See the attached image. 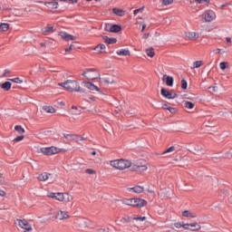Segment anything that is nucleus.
Wrapping results in <instances>:
<instances>
[{
  "instance_id": "nucleus-36",
  "label": "nucleus",
  "mask_w": 232,
  "mask_h": 232,
  "mask_svg": "<svg viewBox=\"0 0 232 232\" xmlns=\"http://www.w3.org/2000/svg\"><path fill=\"white\" fill-rule=\"evenodd\" d=\"M220 70H226V68H229V63L227 62H221L219 63Z\"/></svg>"
},
{
  "instance_id": "nucleus-50",
  "label": "nucleus",
  "mask_w": 232,
  "mask_h": 232,
  "mask_svg": "<svg viewBox=\"0 0 232 232\" xmlns=\"http://www.w3.org/2000/svg\"><path fill=\"white\" fill-rule=\"evenodd\" d=\"M169 111L170 113H177L178 110H177V108L169 107Z\"/></svg>"
},
{
  "instance_id": "nucleus-15",
  "label": "nucleus",
  "mask_w": 232,
  "mask_h": 232,
  "mask_svg": "<svg viewBox=\"0 0 232 232\" xmlns=\"http://www.w3.org/2000/svg\"><path fill=\"white\" fill-rule=\"evenodd\" d=\"M50 179H53V174L43 172L38 176V180H40V182H46V180H50Z\"/></svg>"
},
{
  "instance_id": "nucleus-18",
  "label": "nucleus",
  "mask_w": 232,
  "mask_h": 232,
  "mask_svg": "<svg viewBox=\"0 0 232 232\" xmlns=\"http://www.w3.org/2000/svg\"><path fill=\"white\" fill-rule=\"evenodd\" d=\"M127 191H133V193L137 194L144 193V187L140 185H136L135 187L132 188H127Z\"/></svg>"
},
{
  "instance_id": "nucleus-4",
  "label": "nucleus",
  "mask_w": 232,
  "mask_h": 232,
  "mask_svg": "<svg viewBox=\"0 0 232 232\" xmlns=\"http://www.w3.org/2000/svg\"><path fill=\"white\" fill-rule=\"evenodd\" d=\"M58 86H62V88H64L65 90H67V92H84V90L81 89V85L79 84V82L75 80H67L64 82L58 83Z\"/></svg>"
},
{
  "instance_id": "nucleus-3",
  "label": "nucleus",
  "mask_w": 232,
  "mask_h": 232,
  "mask_svg": "<svg viewBox=\"0 0 232 232\" xmlns=\"http://www.w3.org/2000/svg\"><path fill=\"white\" fill-rule=\"evenodd\" d=\"M174 227H176V229L183 227L186 231L198 232L202 229V225H200L198 221H191L189 223L176 222L174 223Z\"/></svg>"
},
{
  "instance_id": "nucleus-61",
  "label": "nucleus",
  "mask_w": 232,
  "mask_h": 232,
  "mask_svg": "<svg viewBox=\"0 0 232 232\" xmlns=\"http://www.w3.org/2000/svg\"><path fill=\"white\" fill-rule=\"evenodd\" d=\"M203 3H207L208 5H209L210 0H203Z\"/></svg>"
},
{
  "instance_id": "nucleus-11",
  "label": "nucleus",
  "mask_w": 232,
  "mask_h": 232,
  "mask_svg": "<svg viewBox=\"0 0 232 232\" xmlns=\"http://www.w3.org/2000/svg\"><path fill=\"white\" fill-rule=\"evenodd\" d=\"M162 97H165V99H176L177 94L173 91H168L164 88L161 89L160 92Z\"/></svg>"
},
{
  "instance_id": "nucleus-47",
  "label": "nucleus",
  "mask_w": 232,
  "mask_h": 232,
  "mask_svg": "<svg viewBox=\"0 0 232 232\" xmlns=\"http://www.w3.org/2000/svg\"><path fill=\"white\" fill-rule=\"evenodd\" d=\"M56 195H57V193H54V192H48L47 193V197L49 198H54L55 199Z\"/></svg>"
},
{
  "instance_id": "nucleus-5",
  "label": "nucleus",
  "mask_w": 232,
  "mask_h": 232,
  "mask_svg": "<svg viewBox=\"0 0 232 232\" xmlns=\"http://www.w3.org/2000/svg\"><path fill=\"white\" fill-rule=\"evenodd\" d=\"M131 171H137L138 173H144L148 171V161L146 160H138L131 163Z\"/></svg>"
},
{
  "instance_id": "nucleus-46",
  "label": "nucleus",
  "mask_w": 232,
  "mask_h": 232,
  "mask_svg": "<svg viewBox=\"0 0 232 232\" xmlns=\"http://www.w3.org/2000/svg\"><path fill=\"white\" fill-rule=\"evenodd\" d=\"M142 12H144V7H140L139 9L134 10L133 14H134V15H137L138 14H140Z\"/></svg>"
},
{
  "instance_id": "nucleus-42",
  "label": "nucleus",
  "mask_w": 232,
  "mask_h": 232,
  "mask_svg": "<svg viewBox=\"0 0 232 232\" xmlns=\"http://www.w3.org/2000/svg\"><path fill=\"white\" fill-rule=\"evenodd\" d=\"M181 88L182 90H188V81L185 79L181 80Z\"/></svg>"
},
{
  "instance_id": "nucleus-8",
  "label": "nucleus",
  "mask_w": 232,
  "mask_h": 232,
  "mask_svg": "<svg viewBox=\"0 0 232 232\" xmlns=\"http://www.w3.org/2000/svg\"><path fill=\"white\" fill-rule=\"evenodd\" d=\"M15 224L18 227H21V229H24V232L33 231L32 225L28 223L26 219H17Z\"/></svg>"
},
{
  "instance_id": "nucleus-54",
  "label": "nucleus",
  "mask_w": 232,
  "mask_h": 232,
  "mask_svg": "<svg viewBox=\"0 0 232 232\" xmlns=\"http://www.w3.org/2000/svg\"><path fill=\"white\" fill-rule=\"evenodd\" d=\"M6 195V192L5 190H0V197H5Z\"/></svg>"
},
{
  "instance_id": "nucleus-29",
  "label": "nucleus",
  "mask_w": 232,
  "mask_h": 232,
  "mask_svg": "<svg viewBox=\"0 0 232 232\" xmlns=\"http://www.w3.org/2000/svg\"><path fill=\"white\" fill-rule=\"evenodd\" d=\"M81 140H84V138H82L77 134H73L72 142H76L77 144H79V142H81Z\"/></svg>"
},
{
  "instance_id": "nucleus-39",
  "label": "nucleus",
  "mask_w": 232,
  "mask_h": 232,
  "mask_svg": "<svg viewBox=\"0 0 232 232\" xmlns=\"http://www.w3.org/2000/svg\"><path fill=\"white\" fill-rule=\"evenodd\" d=\"M9 81L15 82L16 84H23V80H21L19 77L9 79Z\"/></svg>"
},
{
  "instance_id": "nucleus-6",
  "label": "nucleus",
  "mask_w": 232,
  "mask_h": 232,
  "mask_svg": "<svg viewBox=\"0 0 232 232\" xmlns=\"http://www.w3.org/2000/svg\"><path fill=\"white\" fill-rule=\"evenodd\" d=\"M82 75L88 81H95V79H99V77H101V72H99L97 69H86L82 72Z\"/></svg>"
},
{
  "instance_id": "nucleus-52",
  "label": "nucleus",
  "mask_w": 232,
  "mask_h": 232,
  "mask_svg": "<svg viewBox=\"0 0 232 232\" xmlns=\"http://www.w3.org/2000/svg\"><path fill=\"white\" fill-rule=\"evenodd\" d=\"M5 174L0 173V183L5 182Z\"/></svg>"
},
{
  "instance_id": "nucleus-25",
  "label": "nucleus",
  "mask_w": 232,
  "mask_h": 232,
  "mask_svg": "<svg viewBox=\"0 0 232 232\" xmlns=\"http://www.w3.org/2000/svg\"><path fill=\"white\" fill-rule=\"evenodd\" d=\"M0 88H1L2 90H4L5 92H9V90H11V88H12V82H4V83H2V84L0 85Z\"/></svg>"
},
{
  "instance_id": "nucleus-55",
  "label": "nucleus",
  "mask_w": 232,
  "mask_h": 232,
  "mask_svg": "<svg viewBox=\"0 0 232 232\" xmlns=\"http://www.w3.org/2000/svg\"><path fill=\"white\" fill-rule=\"evenodd\" d=\"M196 1V3H198V5H202V3H204V0H194Z\"/></svg>"
},
{
  "instance_id": "nucleus-7",
  "label": "nucleus",
  "mask_w": 232,
  "mask_h": 232,
  "mask_svg": "<svg viewBox=\"0 0 232 232\" xmlns=\"http://www.w3.org/2000/svg\"><path fill=\"white\" fill-rule=\"evenodd\" d=\"M54 199L58 200V202L68 204V202H72V200H73V196L69 193L57 192Z\"/></svg>"
},
{
  "instance_id": "nucleus-49",
  "label": "nucleus",
  "mask_w": 232,
  "mask_h": 232,
  "mask_svg": "<svg viewBox=\"0 0 232 232\" xmlns=\"http://www.w3.org/2000/svg\"><path fill=\"white\" fill-rule=\"evenodd\" d=\"M23 139H24V136L20 135V136L16 137V138L14 140V142H19V141L23 140Z\"/></svg>"
},
{
  "instance_id": "nucleus-45",
  "label": "nucleus",
  "mask_w": 232,
  "mask_h": 232,
  "mask_svg": "<svg viewBox=\"0 0 232 232\" xmlns=\"http://www.w3.org/2000/svg\"><path fill=\"white\" fill-rule=\"evenodd\" d=\"M161 3L164 6H168V5H171V3H173V0H161Z\"/></svg>"
},
{
  "instance_id": "nucleus-44",
  "label": "nucleus",
  "mask_w": 232,
  "mask_h": 232,
  "mask_svg": "<svg viewBox=\"0 0 232 232\" xmlns=\"http://www.w3.org/2000/svg\"><path fill=\"white\" fill-rule=\"evenodd\" d=\"M102 82H105V84H113L115 82L110 78H103Z\"/></svg>"
},
{
  "instance_id": "nucleus-17",
  "label": "nucleus",
  "mask_w": 232,
  "mask_h": 232,
  "mask_svg": "<svg viewBox=\"0 0 232 232\" xmlns=\"http://www.w3.org/2000/svg\"><path fill=\"white\" fill-rule=\"evenodd\" d=\"M188 151H190V153H194V155H198V153H202L204 151V149L201 146H189Z\"/></svg>"
},
{
  "instance_id": "nucleus-24",
  "label": "nucleus",
  "mask_w": 232,
  "mask_h": 232,
  "mask_svg": "<svg viewBox=\"0 0 232 232\" xmlns=\"http://www.w3.org/2000/svg\"><path fill=\"white\" fill-rule=\"evenodd\" d=\"M97 53H104V50H106V45L104 44H100L94 48Z\"/></svg>"
},
{
  "instance_id": "nucleus-62",
  "label": "nucleus",
  "mask_w": 232,
  "mask_h": 232,
  "mask_svg": "<svg viewBox=\"0 0 232 232\" xmlns=\"http://www.w3.org/2000/svg\"><path fill=\"white\" fill-rule=\"evenodd\" d=\"M227 43H231V38L227 37Z\"/></svg>"
},
{
  "instance_id": "nucleus-40",
  "label": "nucleus",
  "mask_w": 232,
  "mask_h": 232,
  "mask_svg": "<svg viewBox=\"0 0 232 232\" xmlns=\"http://www.w3.org/2000/svg\"><path fill=\"white\" fill-rule=\"evenodd\" d=\"M204 64L202 61H196L193 63V68H200Z\"/></svg>"
},
{
  "instance_id": "nucleus-41",
  "label": "nucleus",
  "mask_w": 232,
  "mask_h": 232,
  "mask_svg": "<svg viewBox=\"0 0 232 232\" xmlns=\"http://www.w3.org/2000/svg\"><path fill=\"white\" fill-rule=\"evenodd\" d=\"M42 32H43L44 34H48V33H50V32H53V26H51V27H44V28L42 29Z\"/></svg>"
},
{
  "instance_id": "nucleus-38",
  "label": "nucleus",
  "mask_w": 232,
  "mask_h": 232,
  "mask_svg": "<svg viewBox=\"0 0 232 232\" xmlns=\"http://www.w3.org/2000/svg\"><path fill=\"white\" fill-rule=\"evenodd\" d=\"M85 173L86 175H97V170L93 169H86Z\"/></svg>"
},
{
  "instance_id": "nucleus-21",
  "label": "nucleus",
  "mask_w": 232,
  "mask_h": 232,
  "mask_svg": "<svg viewBox=\"0 0 232 232\" xmlns=\"http://www.w3.org/2000/svg\"><path fill=\"white\" fill-rule=\"evenodd\" d=\"M182 217H184L185 218H194V219L198 218V216H197L196 213L191 212L189 210L182 211Z\"/></svg>"
},
{
  "instance_id": "nucleus-20",
  "label": "nucleus",
  "mask_w": 232,
  "mask_h": 232,
  "mask_svg": "<svg viewBox=\"0 0 232 232\" xmlns=\"http://www.w3.org/2000/svg\"><path fill=\"white\" fill-rule=\"evenodd\" d=\"M185 36L190 41H197V39L199 37L198 33L197 32H187L185 33Z\"/></svg>"
},
{
  "instance_id": "nucleus-58",
  "label": "nucleus",
  "mask_w": 232,
  "mask_h": 232,
  "mask_svg": "<svg viewBox=\"0 0 232 232\" xmlns=\"http://www.w3.org/2000/svg\"><path fill=\"white\" fill-rule=\"evenodd\" d=\"M6 73H10V71L5 70V73L2 75V77H5V76H6Z\"/></svg>"
},
{
  "instance_id": "nucleus-19",
  "label": "nucleus",
  "mask_w": 232,
  "mask_h": 232,
  "mask_svg": "<svg viewBox=\"0 0 232 232\" xmlns=\"http://www.w3.org/2000/svg\"><path fill=\"white\" fill-rule=\"evenodd\" d=\"M44 6H47V8H51V10H55L56 8H59V3L57 1H51V2H42Z\"/></svg>"
},
{
  "instance_id": "nucleus-13",
  "label": "nucleus",
  "mask_w": 232,
  "mask_h": 232,
  "mask_svg": "<svg viewBox=\"0 0 232 232\" xmlns=\"http://www.w3.org/2000/svg\"><path fill=\"white\" fill-rule=\"evenodd\" d=\"M106 32H111L112 34H117L119 32H121V30H122V28L121 27V25L118 24H113V25H106L105 27Z\"/></svg>"
},
{
  "instance_id": "nucleus-63",
  "label": "nucleus",
  "mask_w": 232,
  "mask_h": 232,
  "mask_svg": "<svg viewBox=\"0 0 232 232\" xmlns=\"http://www.w3.org/2000/svg\"><path fill=\"white\" fill-rule=\"evenodd\" d=\"M218 90V87H213V92H217Z\"/></svg>"
},
{
  "instance_id": "nucleus-14",
  "label": "nucleus",
  "mask_w": 232,
  "mask_h": 232,
  "mask_svg": "<svg viewBox=\"0 0 232 232\" xmlns=\"http://www.w3.org/2000/svg\"><path fill=\"white\" fill-rule=\"evenodd\" d=\"M59 35L61 36V39H63V41H75V39H77V37L73 36L72 34H70L66 32H61L59 34Z\"/></svg>"
},
{
  "instance_id": "nucleus-31",
  "label": "nucleus",
  "mask_w": 232,
  "mask_h": 232,
  "mask_svg": "<svg viewBox=\"0 0 232 232\" xmlns=\"http://www.w3.org/2000/svg\"><path fill=\"white\" fill-rule=\"evenodd\" d=\"M46 113H55V108L53 106H44L43 108Z\"/></svg>"
},
{
  "instance_id": "nucleus-53",
  "label": "nucleus",
  "mask_w": 232,
  "mask_h": 232,
  "mask_svg": "<svg viewBox=\"0 0 232 232\" xmlns=\"http://www.w3.org/2000/svg\"><path fill=\"white\" fill-rule=\"evenodd\" d=\"M162 108H163V110H168L169 111L170 107L168 104L163 103Z\"/></svg>"
},
{
  "instance_id": "nucleus-59",
  "label": "nucleus",
  "mask_w": 232,
  "mask_h": 232,
  "mask_svg": "<svg viewBox=\"0 0 232 232\" xmlns=\"http://www.w3.org/2000/svg\"><path fill=\"white\" fill-rule=\"evenodd\" d=\"M147 191H148V193H155V190L150 189V188H148Z\"/></svg>"
},
{
  "instance_id": "nucleus-2",
  "label": "nucleus",
  "mask_w": 232,
  "mask_h": 232,
  "mask_svg": "<svg viewBox=\"0 0 232 232\" xmlns=\"http://www.w3.org/2000/svg\"><path fill=\"white\" fill-rule=\"evenodd\" d=\"M120 202H121L123 206L137 208L138 209H141V208H146V206H148V201L140 198H122Z\"/></svg>"
},
{
  "instance_id": "nucleus-16",
  "label": "nucleus",
  "mask_w": 232,
  "mask_h": 232,
  "mask_svg": "<svg viewBox=\"0 0 232 232\" xmlns=\"http://www.w3.org/2000/svg\"><path fill=\"white\" fill-rule=\"evenodd\" d=\"M84 88H87L88 90H91L92 92H101V89L97 87V85L90 82H82Z\"/></svg>"
},
{
  "instance_id": "nucleus-28",
  "label": "nucleus",
  "mask_w": 232,
  "mask_h": 232,
  "mask_svg": "<svg viewBox=\"0 0 232 232\" xmlns=\"http://www.w3.org/2000/svg\"><path fill=\"white\" fill-rule=\"evenodd\" d=\"M70 113L71 115H81V111L77 107L72 106L71 108Z\"/></svg>"
},
{
  "instance_id": "nucleus-10",
  "label": "nucleus",
  "mask_w": 232,
  "mask_h": 232,
  "mask_svg": "<svg viewBox=\"0 0 232 232\" xmlns=\"http://www.w3.org/2000/svg\"><path fill=\"white\" fill-rule=\"evenodd\" d=\"M55 218L57 220H68V218H71L70 212L64 211V210H59L56 213Z\"/></svg>"
},
{
  "instance_id": "nucleus-43",
  "label": "nucleus",
  "mask_w": 232,
  "mask_h": 232,
  "mask_svg": "<svg viewBox=\"0 0 232 232\" xmlns=\"http://www.w3.org/2000/svg\"><path fill=\"white\" fill-rule=\"evenodd\" d=\"M63 135L64 139H66V140H70L72 142V140L73 139V134L63 133Z\"/></svg>"
},
{
  "instance_id": "nucleus-60",
  "label": "nucleus",
  "mask_w": 232,
  "mask_h": 232,
  "mask_svg": "<svg viewBox=\"0 0 232 232\" xmlns=\"http://www.w3.org/2000/svg\"><path fill=\"white\" fill-rule=\"evenodd\" d=\"M60 1H68V0H60ZM69 1H71L72 3H77V1L79 0H69Z\"/></svg>"
},
{
  "instance_id": "nucleus-56",
  "label": "nucleus",
  "mask_w": 232,
  "mask_h": 232,
  "mask_svg": "<svg viewBox=\"0 0 232 232\" xmlns=\"http://www.w3.org/2000/svg\"><path fill=\"white\" fill-rule=\"evenodd\" d=\"M220 52H222V49H216V50L214 51L215 53H220Z\"/></svg>"
},
{
  "instance_id": "nucleus-26",
  "label": "nucleus",
  "mask_w": 232,
  "mask_h": 232,
  "mask_svg": "<svg viewBox=\"0 0 232 232\" xmlns=\"http://www.w3.org/2000/svg\"><path fill=\"white\" fill-rule=\"evenodd\" d=\"M112 11L113 14H116V15H119L120 17H124V15H126V12L122 9L113 8Z\"/></svg>"
},
{
  "instance_id": "nucleus-33",
  "label": "nucleus",
  "mask_w": 232,
  "mask_h": 232,
  "mask_svg": "<svg viewBox=\"0 0 232 232\" xmlns=\"http://www.w3.org/2000/svg\"><path fill=\"white\" fill-rule=\"evenodd\" d=\"M175 147H170L169 149H167L165 151L162 152V155H168V154H171V153H175Z\"/></svg>"
},
{
  "instance_id": "nucleus-1",
  "label": "nucleus",
  "mask_w": 232,
  "mask_h": 232,
  "mask_svg": "<svg viewBox=\"0 0 232 232\" xmlns=\"http://www.w3.org/2000/svg\"><path fill=\"white\" fill-rule=\"evenodd\" d=\"M36 151L38 153H42V155H57V153H66V151H70L68 147H57V146H51V147H36Z\"/></svg>"
},
{
  "instance_id": "nucleus-22",
  "label": "nucleus",
  "mask_w": 232,
  "mask_h": 232,
  "mask_svg": "<svg viewBox=\"0 0 232 232\" xmlns=\"http://www.w3.org/2000/svg\"><path fill=\"white\" fill-rule=\"evenodd\" d=\"M163 82L167 84V86H173V82H175V80L172 76H169L168 74L163 75Z\"/></svg>"
},
{
  "instance_id": "nucleus-51",
  "label": "nucleus",
  "mask_w": 232,
  "mask_h": 232,
  "mask_svg": "<svg viewBox=\"0 0 232 232\" xmlns=\"http://www.w3.org/2000/svg\"><path fill=\"white\" fill-rule=\"evenodd\" d=\"M75 46L73 44H71L69 48L65 49V52H72Z\"/></svg>"
},
{
  "instance_id": "nucleus-34",
  "label": "nucleus",
  "mask_w": 232,
  "mask_h": 232,
  "mask_svg": "<svg viewBox=\"0 0 232 232\" xmlns=\"http://www.w3.org/2000/svg\"><path fill=\"white\" fill-rule=\"evenodd\" d=\"M10 28V24H0V32H6Z\"/></svg>"
},
{
  "instance_id": "nucleus-27",
  "label": "nucleus",
  "mask_w": 232,
  "mask_h": 232,
  "mask_svg": "<svg viewBox=\"0 0 232 232\" xmlns=\"http://www.w3.org/2000/svg\"><path fill=\"white\" fill-rule=\"evenodd\" d=\"M103 40L107 44H115L117 43V38H110L108 36H103Z\"/></svg>"
},
{
  "instance_id": "nucleus-9",
  "label": "nucleus",
  "mask_w": 232,
  "mask_h": 232,
  "mask_svg": "<svg viewBox=\"0 0 232 232\" xmlns=\"http://www.w3.org/2000/svg\"><path fill=\"white\" fill-rule=\"evenodd\" d=\"M203 19L206 23H211V21L217 19V14L213 10H207L203 14Z\"/></svg>"
},
{
  "instance_id": "nucleus-30",
  "label": "nucleus",
  "mask_w": 232,
  "mask_h": 232,
  "mask_svg": "<svg viewBox=\"0 0 232 232\" xmlns=\"http://www.w3.org/2000/svg\"><path fill=\"white\" fill-rule=\"evenodd\" d=\"M116 53L117 55L126 56V55H130V51L126 49H121V50H118Z\"/></svg>"
},
{
  "instance_id": "nucleus-37",
  "label": "nucleus",
  "mask_w": 232,
  "mask_h": 232,
  "mask_svg": "<svg viewBox=\"0 0 232 232\" xmlns=\"http://www.w3.org/2000/svg\"><path fill=\"white\" fill-rule=\"evenodd\" d=\"M14 130H15V131H17V133H19L20 135H23V133H24V129L22 126H20V125H16V126L14 127Z\"/></svg>"
},
{
  "instance_id": "nucleus-48",
  "label": "nucleus",
  "mask_w": 232,
  "mask_h": 232,
  "mask_svg": "<svg viewBox=\"0 0 232 232\" xmlns=\"http://www.w3.org/2000/svg\"><path fill=\"white\" fill-rule=\"evenodd\" d=\"M146 217H141V218H137V217H134L132 218L133 220H137V221H140V222H144V220H146Z\"/></svg>"
},
{
  "instance_id": "nucleus-32",
  "label": "nucleus",
  "mask_w": 232,
  "mask_h": 232,
  "mask_svg": "<svg viewBox=\"0 0 232 232\" xmlns=\"http://www.w3.org/2000/svg\"><path fill=\"white\" fill-rule=\"evenodd\" d=\"M184 106L187 108V110H193L195 108V103L191 102H185Z\"/></svg>"
},
{
  "instance_id": "nucleus-23",
  "label": "nucleus",
  "mask_w": 232,
  "mask_h": 232,
  "mask_svg": "<svg viewBox=\"0 0 232 232\" xmlns=\"http://www.w3.org/2000/svg\"><path fill=\"white\" fill-rule=\"evenodd\" d=\"M109 164L111 168H114V169H119L121 170V166H120V160H112L109 161Z\"/></svg>"
},
{
  "instance_id": "nucleus-35",
  "label": "nucleus",
  "mask_w": 232,
  "mask_h": 232,
  "mask_svg": "<svg viewBox=\"0 0 232 232\" xmlns=\"http://www.w3.org/2000/svg\"><path fill=\"white\" fill-rule=\"evenodd\" d=\"M146 53L149 57H155V50L153 48L147 49Z\"/></svg>"
},
{
  "instance_id": "nucleus-57",
  "label": "nucleus",
  "mask_w": 232,
  "mask_h": 232,
  "mask_svg": "<svg viewBox=\"0 0 232 232\" xmlns=\"http://www.w3.org/2000/svg\"><path fill=\"white\" fill-rule=\"evenodd\" d=\"M144 30H146V24H143L141 26V32H144Z\"/></svg>"
},
{
  "instance_id": "nucleus-64",
  "label": "nucleus",
  "mask_w": 232,
  "mask_h": 232,
  "mask_svg": "<svg viewBox=\"0 0 232 232\" xmlns=\"http://www.w3.org/2000/svg\"><path fill=\"white\" fill-rule=\"evenodd\" d=\"M92 155H97V152L96 151H92Z\"/></svg>"
},
{
  "instance_id": "nucleus-12",
  "label": "nucleus",
  "mask_w": 232,
  "mask_h": 232,
  "mask_svg": "<svg viewBox=\"0 0 232 232\" xmlns=\"http://www.w3.org/2000/svg\"><path fill=\"white\" fill-rule=\"evenodd\" d=\"M128 168H131V161L130 160L120 159V171H124Z\"/></svg>"
}]
</instances>
